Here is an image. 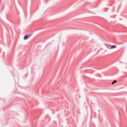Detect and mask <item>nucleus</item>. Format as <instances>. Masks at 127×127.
<instances>
[{
	"label": "nucleus",
	"instance_id": "f257e3e1",
	"mask_svg": "<svg viewBox=\"0 0 127 127\" xmlns=\"http://www.w3.org/2000/svg\"><path fill=\"white\" fill-rule=\"evenodd\" d=\"M28 38V35H25L24 36V40H26V39H27Z\"/></svg>",
	"mask_w": 127,
	"mask_h": 127
},
{
	"label": "nucleus",
	"instance_id": "f03ea898",
	"mask_svg": "<svg viewBox=\"0 0 127 127\" xmlns=\"http://www.w3.org/2000/svg\"><path fill=\"white\" fill-rule=\"evenodd\" d=\"M117 47V46L116 45H112L111 47V48L113 49Z\"/></svg>",
	"mask_w": 127,
	"mask_h": 127
},
{
	"label": "nucleus",
	"instance_id": "7ed1b4c3",
	"mask_svg": "<svg viewBox=\"0 0 127 127\" xmlns=\"http://www.w3.org/2000/svg\"><path fill=\"white\" fill-rule=\"evenodd\" d=\"M117 82V81L116 80H114L113 82H112V84H114V83H115L116 82Z\"/></svg>",
	"mask_w": 127,
	"mask_h": 127
},
{
	"label": "nucleus",
	"instance_id": "20e7f679",
	"mask_svg": "<svg viewBox=\"0 0 127 127\" xmlns=\"http://www.w3.org/2000/svg\"><path fill=\"white\" fill-rule=\"evenodd\" d=\"M106 45H107V48H110L109 47H110L111 46V45H107L106 44Z\"/></svg>",
	"mask_w": 127,
	"mask_h": 127
},
{
	"label": "nucleus",
	"instance_id": "39448f33",
	"mask_svg": "<svg viewBox=\"0 0 127 127\" xmlns=\"http://www.w3.org/2000/svg\"><path fill=\"white\" fill-rule=\"evenodd\" d=\"M31 35H32L31 34H29L27 35H28V37H29L30 36H31Z\"/></svg>",
	"mask_w": 127,
	"mask_h": 127
},
{
	"label": "nucleus",
	"instance_id": "423d86ee",
	"mask_svg": "<svg viewBox=\"0 0 127 127\" xmlns=\"http://www.w3.org/2000/svg\"><path fill=\"white\" fill-rule=\"evenodd\" d=\"M98 111H100V110H99Z\"/></svg>",
	"mask_w": 127,
	"mask_h": 127
}]
</instances>
